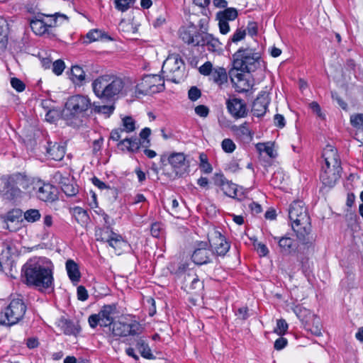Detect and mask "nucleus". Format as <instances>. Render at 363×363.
I'll use <instances>...</instances> for the list:
<instances>
[{
	"label": "nucleus",
	"instance_id": "nucleus-1",
	"mask_svg": "<svg viewBox=\"0 0 363 363\" xmlns=\"http://www.w3.org/2000/svg\"><path fill=\"white\" fill-rule=\"evenodd\" d=\"M91 85L95 95L105 100L114 99L116 96L126 94L133 89V83L130 79L109 74L97 77Z\"/></svg>",
	"mask_w": 363,
	"mask_h": 363
},
{
	"label": "nucleus",
	"instance_id": "nucleus-2",
	"mask_svg": "<svg viewBox=\"0 0 363 363\" xmlns=\"http://www.w3.org/2000/svg\"><path fill=\"white\" fill-rule=\"evenodd\" d=\"M325 164L322 167L320 180L328 187H333L340 177L342 167L337 150L331 145H327L323 152Z\"/></svg>",
	"mask_w": 363,
	"mask_h": 363
},
{
	"label": "nucleus",
	"instance_id": "nucleus-3",
	"mask_svg": "<svg viewBox=\"0 0 363 363\" xmlns=\"http://www.w3.org/2000/svg\"><path fill=\"white\" fill-rule=\"evenodd\" d=\"M289 217L291 226L298 238L303 242H308L306 236L311 230V221L305 204L301 201H294L289 209Z\"/></svg>",
	"mask_w": 363,
	"mask_h": 363
},
{
	"label": "nucleus",
	"instance_id": "nucleus-4",
	"mask_svg": "<svg viewBox=\"0 0 363 363\" xmlns=\"http://www.w3.org/2000/svg\"><path fill=\"white\" fill-rule=\"evenodd\" d=\"M26 283L40 289L50 288L52 285L51 269L43 266L40 262L28 263L23 267Z\"/></svg>",
	"mask_w": 363,
	"mask_h": 363
},
{
	"label": "nucleus",
	"instance_id": "nucleus-5",
	"mask_svg": "<svg viewBox=\"0 0 363 363\" xmlns=\"http://www.w3.org/2000/svg\"><path fill=\"white\" fill-rule=\"evenodd\" d=\"M233 58V68L241 72H252L261 66V55L253 48H241L235 52Z\"/></svg>",
	"mask_w": 363,
	"mask_h": 363
},
{
	"label": "nucleus",
	"instance_id": "nucleus-6",
	"mask_svg": "<svg viewBox=\"0 0 363 363\" xmlns=\"http://www.w3.org/2000/svg\"><path fill=\"white\" fill-rule=\"evenodd\" d=\"M162 71L167 80L180 83L185 77V65L178 54H171L163 62Z\"/></svg>",
	"mask_w": 363,
	"mask_h": 363
},
{
	"label": "nucleus",
	"instance_id": "nucleus-7",
	"mask_svg": "<svg viewBox=\"0 0 363 363\" xmlns=\"http://www.w3.org/2000/svg\"><path fill=\"white\" fill-rule=\"evenodd\" d=\"M26 311V306L23 299L13 298L1 313L0 324L9 326L16 324L23 318Z\"/></svg>",
	"mask_w": 363,
	"mask_h": 363
},
{
	"label": "nucleus",
	"instance_id": "nucleus-8",
	"mask_svg": "<svg viewBox=\"0 0 363 363\" xmlns=\"http://www.w3.org/2000/svg\"><path fill=\"white\" fill-rule=\"evenodd\" d=\"M135 89L136 96L158 93L164 90V81L157 74L146 75L135 86Z\"/></svg>",
	"mask_w": 363,
	"mask_h": 363
},
{
	"label": "nucleus",
	"instance_id": "nucleus-9",
	"mask_svg": "<svg viewBox=\"0 0 363 363\" xmlns=\"http://www.w3.org/2000/svg\"><path fill=\"white\" fill-rule=\"evenodd\" d=\"M91 106L87 96L75 95L69 98L65 104L63 116L67 118L75 117L86 111Z\"/></svg>",
	"mask_w": 363,
	"mask_h": 363
},
{
	"label": "nucleus",
	"instance_id": "nucleus-10",
	"mask_svg": "<svg viewBox=\"0 0 363 363\" xmlns=\"http://www.w3.org/2000/svg\"><path fill=\"white\" fill-rule=\"evenodd\" d=\"M116 313L114 305H105L97 314H92L89 317L88 321L91 328H94L98 325L101 327H111Z\"/></svg>",
	"mask_w": 363,
	"mask_h": 363
},
{
	"label": "nucleus",
	"instance_id": "nucleus-11",
	"mask_svg": "<svg viewBox=\"0 0 363 363\" xmlns=\"http://www.w3.org/2000/svg\"><path fill=\"white\" fill-rule=\"evenodd\" d=\"M168 162L171 164L173 172H166V166L164 165L162 170L164 174L168 176L169 178H174L177 176H182L184 174L189 167V164L186 160V156L184 153L176 152L172 153L168 157Z\"/></svg>",
	"mask_w": 363,
	"mask_h": 363
},
{
	"label": "nucleus",
	"instance_id": "nucleus-12",
	"mask_svg": "<svg viewBox=\"0 0 363 363\" xmlns=\"http://www.w3.org/2000/svg\"><path fill=\"white\" fill-rule=\"evenodd\" d=\"M110 330L113 336L126 337L135 335L141 333L142 328L139 323L133 321L130 323L118 320L114 321L110 327Z\"/></svg>",
	"mask_w": 363,
	"mask_h": 363
},
{
	"label": "nucleus",
	"instance_id": "nucleus-13",
	"mask_svg": "<svg viewBox=\"0 0 363 363\" xmlns=\"http://www.w3.org/2000/svg\"><path fill=\"white\" fill-rule=\"evenodd\" d=\"M199 72L203 75L209 76L211 80L219 85L224 84L228 79L226 70L221 67H213L211 62H206L201 66Z\"/></svg>",
	"mask_w": 363,
	"mask_h": 363
},
{
	"label": "nucleus",
	"instance_id": "nucleus-14",
	"mask_svg": "<svg viewBox=\"0 0 363 363\" xmlns=\"http://www.w3.org/2000/svg\"><path fill=\"white\" fill-rule=\"evenodd\" d=\"M177 273L179 276L183 278L186 287L189 286L195 293L203 289V283L199 279L195 272L191 269L186 270L184 264L179 267Z\"/></svg>",
	"mask_w": 363,
	"mask_h": 363
},
{
	"label": "nucleus",
	"instance_id": "nucleus-15",
	"mask_svg": "<svg viewBox=\"0 0 363 363\" xmlns=\"http://www.w3.org/2000/svg\"><path fill=\"white\" fill-rule=\"evenodd\" d=\"M208 243L213 251L218 256H224L230 249V244L224 236L218 231H214L208 238Z\"/></svg>",
	"mask_w": 363,
	"mask_h": 363
},
{
	"label": "nucleus",
	"instance_id": "nucleus-16",
	"mask_svg": "<svg viewBox=\"0 0 363 363\" xmlns=\"http://www.w3.org/2000/svg\"><path fill=\"white\" fill-rule=\"evenodd\" d=\"M57 16H60L65 20L67 19V16L65 15L56 13L55 15L50 16L51 18L48 22H45L41 19L32 20L30 23V28L36 35H43L48 31V28L56 26L57 25Z\"/></svg>",
	"mask_w": 363,
	"mask_h": 363
},
{
	"label": "nucleus",
	"instance_id": "nucleus-17",
	"mask_svg": "<svg viewBox=\"0 0 363 363\" xmlns=\"http://www.w3.org/2000/svg\"><path fill=\"white\" fill-rule=\"evenodd\" d=\"M209 243L200 242L192 254L193 262L199 265L205 264L211 262L213 252L208 249Z\"/></svg>",
	"mask_w": 363,
	"mask_h": 363
},
{
	"label": "nucleus",
	"instance_id": "nucleus-18",
	"mask_svg": "<svg viewBox=\"0 0 363 363\" xmlns=\"http://www.w3.org/2000/svg\"><path fill=\"white\" fill-rule=\"evenodd\" d=\"M227 108L230 114L236 118L245 117L247 113L245 104L239 99H232L227 101Z\"/></svg>",
	"mask_w": 363,
	"mask_h": 363
},
{
	"label": "nucleus",
	"instance_id": "nucleus-19",
	"mask_svg": "<svg viewBox=\"0 0 363 363\" xmlns=\"http://www.w3.org/2000/svg\"><path fill=\"white\" fill-rule=\"evenodd\" d=\"M216 184L220 187L223 193L230 197L235 199L238 196L236 184L227 180L223 175L218 176L215 182Z\"/></svg>",
	"mask_w": 363,
	"mask_h": 363
},
{
	"label": "nucleus",
	"instance_id": "nucleus-20",
	"mask_svg": "<svg viewBox=\"0 0 363 363\" xmlns=\"http://www.w3.org/2000/svg\"><path fill=\"white\" fill-rule=\"evenodd\" d=\"M55 177L59 179L60 187L67 196H73L78 193V187L72 179L62 177L60 174H56Z\"/></svg>",
	"mask_w": 363,
	"mask_h": 363
},
{
	"label": "nucleus",
	"instance_id": "nucleus-21",
	"mask_svg": "<svg viewBox=\"0 0 363 363\" xmlns=\"http://www.w3.org/2000/svg\"><path fill=\"white\" fill-rule=\"evenodd\" d=\"M274 239L278 242L280 252L284 255H289L296 252L297 245L295 241L287 236L281 238L274 237Z\"/></svg>",
	"mask_w": 363,
	"mask_h": 363
},
{
	"label": "nucleus",
	"instance_id": "nucleus-22",
	"mask_svg": "<svg viewBox=\"0 0 363 363\" xmlns=\"http://www.w3.org/2000/svg\"><path fill=\"white\" fill-rule=\"evenodd\" d=\"M57 189L50 184H43L38 188V197L43 201H53L57 197Z\"/></svg>",
	"mask_w": 363,
	"mask_h": 363
},
{
	"label": "nucleus",
	"instance_id": "nucleus-23",
	"mask_svg": "<svg viewBox=\"0 0 363 363\" xmlns=\"http://www.w3.org/2000/svg\"><path fill=\"white\" fill-rule=\"evenodd\" d=\"M47 153L52 160L60 161L65 156V148L63 145L57 143L48 142Z\"/></svg>",
	"mask_w": 363,
	"mask_h": 363
},
{
	"label": "nucleus",
	"instance_id": "nucleus-24",
	"mask_svg": "<svg viewBox=\"0 0 363 363\" xmlns=\"http://www.w3.org/2000/svg\"><path fill=\"white\" fill-rule=\"evenodd\" d=\"M57 326L65 335H77L80 330L78 325H75L72 321L66 318H60L57 322Z\"/></svg>",
	"mask_w": 363,
	"mask_h": 363
},
{
	"label": "nucleus",
	"instance_id": "nucleus-25",
	"mask_svg": "<svg viewBox=\"0 0 363 363\" xmlns=\"http://www.w3.org/2000/svg\"><path fill=\"white\" fill-rule=\"evenodd\" d=\"M66 270L69 279L72 283L77 284L81 278L78 264L72 259H68L66 262Z\"/></svg>",
	"mask_w": 363,
	"mask_h": 363
},
{
	"label": "nucleus",
	"instance_id": "nucleus-26",
	"mask_svg": "<svg viewBox=\"0 0 363 363\" xmlns=\"http://www.w3.org/2000/svg\"><path fill=\"white\" fill-rule=\"evenodd\" d=\"M269 102L264 96H258L253 102L252 111L257 116H261L265 113Z\"/></svg>",
	"mask_w": 363,
	"mask_h": 363
},
{
	"label": "nucleus",
	"instance_id": "nucleus-27",
	"mask_svg": "<svg viewBox=\"0 0 363 363\" xmlns=\"http://www.w3.org/2000/svg\"><path fill=\"white\" fill-rule=\"evenodd\" d=\"M199 45L206 46L207 50L211 52H216L220 49V43L219 41L210 34H205L202 36Z\"/></svg>",
	"mask_w": 363,
	"mask_h": 363
},
{
	"label": "nucleus",
	"instance_id": "nucleus-28",
	"mask_svg": "<svg viewBox=\"0 0 363 363\" xmlns=\"http://www.w3.org/2000/svg\"><path fill=\"white\" fill-rule=\"evenodd\" d=\"M294 312L296 316L305 325H310V322L315 315L313 314L309 310L301 306H296L294 308Z\"/></svg>",
	"mask_w": 363,
	"mask_h": 363
},
{
	"label": "nucleus",
	"instance_id": "nucleus-29",
	"mask_svg": "<svg viewBox=\"0 0 363 363\" xmlns=\"http://www.w3.org/2000/svg\"><path fill=\"white\" fill-rule=\"evenodd\" d=\"M108 243L109 246L113 247L118 255H120L123 248L126 247V242L123 240L120 235L116 233L112 236Z\"/></svg>",
	"mask_w": 363,
	"mask_h": 363
},
{
	"label": "nucleus",
	"instance_id": "nucleus-30",
	"mask_svg": "<svg viewBox=\"0 0 363 363\" xmlns=\"http://www.w3.org/2000/svg\"><path fill=\"white\" fill-rule=\"evenodd\" d=\"M70 79L74 84H82L85 80V72L79 66H72Z\"/></svg>",
	"mask_w": 363,
	"mask_h": 363
},
{
	"label": "nucleus",
	"instance_id": "nucleus-31",
	"mask_svg": "<svg viewBox=\"0 0 363 363\" xmlns=\"http://www.w3.org/2000/svg\"><path fill=\"white\" fill-rule=\"evenodd\" d=\"M115 109L113 105H99L94 103L92 105V111L95 113L102 114L106 118L109 117Z\"/></svg>",
	"mask_w": 363,
	"mask_h": 363
},
{
	"label": "nucleus",
	"instance_id": "nucleus-32",
	"mask_svg": "<svg viewBox=\"0 0 363 363\" xmlns=\"http://www.w3.org/2000/svg\"><path fill=\"white\" fill-rule=\"evenodd\" d=\"M136 347L142 357L148 359H154V355L152 354L150 347L145 340L139 339L137 341Z\"/></svg>",
	"mask_w": 363,
	"mask_h": 363
},
{
	"label": "nucleus",
	"instance_id": "nucleus-33",
	"mask_svg": "<svg viewBox=\"0 0 363 363\" xmlns=\"http://www.w3.org/2000/svg\"><path fill=\"white\" fill-rule=\"evenodd\" d=\"M114 234V232L111 230L108 227H106L103 229L96 230L95 235L97 240L108 242Z\"/></svg>",
	"mask_w": 363,
	"mask_h": 363
},
{
	"label": "nucleus",
	"instance_id": "nucleus-34",
	"mask_svg": "<svg viewBox=\"0 0 363 363\" xmlns=\"http://www.w3.org/2000/svg\"><path fill=\"white\" fill-rule=\"evenodd\" d=\"M307 330L311 331V333L316 336H320L322 334L321 332V324L320 319L315 315L311 319L310 322V325H305Z\"/></svg>",
	"mask_w": 363,
	"mask_h": 363
},
{
	"label": "nucleus",
	"instance_id": "nucleus-35",
	"mask_svg": "<svg viewBox=\"0 0 363 363\" xmlns=\"http://www.w3.org/2000/svg\"><path fill=\"white\" fill-rule=\"evenodd\" d=\"M197 35L191 33L189 30H182L180 31V38L186 43L199 45L200 41L197 40Z\"/></svg>",
	"mask_w": 363,
	"mask_h": 363
},
{
	"label": "nucleus",
	"instance_id": "nucleus-36",
	"mask_svg": "<svg viewBox=\"0 0 363 363\" xmlns=\"http://www.w3.org/2000/svg\"><path fill=\"white\" fill-rule=\"evenodd\" d=\"M238 16V12L235 9L229 8L226 9L223 11L219 12L217 14V18H220L224 21H233Z\"/></svg>",
	"mask_w": 363,
	"mask_h": 363
},
{
	"label": "nucleus",
	"instance_id": "nucleus-37",
	"mask_svg": "<svg viewBox=\"0 0 363 363\" xmlns=\"http://www.w3.org/2000/svg\"><path fill=\"white\" fill-rule=\"evenodd\" d=\"M121 145H126L127 151L128 152H137L140 149V142L138 138H125L124 140L120 141Z\"/></svg>",
	"mask_w": 363,
	"mask_h": 363
},
{
	"label": "nucleus",
	"instance_id": "nucleus-38",
	"mask_svg": "<svg viewBox=\"0 0 363 363\" xmlns=\"http://www.w3.org/2000/svg\"><path fill=\"white\" fill-rule=\"evenodd\" d=\"M86 37L89 39V42L110 38L107 34L99 29L91 30L86 34Z\"/></svg>",
	"mask_w": 363,
	"mask_h": 363
},
{
	"label": "nucleus",
	"instance_id": "nucleus-39",
	"mask_svg": "<svg viewBox=\"0 0 363 363\" xmlns=\"http://www.w3.org/2000/svg\"><path fill=\"white\" fill-rule=\"evenodd\" d=\"M242 72H241V70L235 69V68H232L229 71V76L234 86L238 84L240 82L247 79L245 78V75Z\"/></svg>",
	"mask_w": 363,
	"mask_h": 363
},
{
	"label": "nucleus",
	"instance_id": "nucleus-40",
	"mask_svg": "<svg viewBox=\"0 0 363 363\" xmlns=\"http://www.w3.org/2000/svg\"><path fill=\"white\" fill-rule=\"evenodd\" d=\"M242 72H241V70L235 69V68H232L229 71V76L234 86L238 84L240 82L247 79L245 78V75Z\"/></svg>",
	"mask_w": 363,
	"mask_h": 363
},
{
	"label": "nucleus",
	"instance_id": "nucleus-41",
	"mask_svg": "<svg viewBox=\"0 0 363 363\" xmlns=\"http://www.w3.org/2000/svg\"><path fill=\"white\" fill-rule=\"evenodd\" d=\"M24 218L29 223H34L40 220L41 215L37 209H28L24 212Z\"/></svg>",
	"mask_w": 363,
	"mask_h": 363
},
{
	"label": "nucleus",
	"instance_id": "nucleus-42",
	"mask_svg": "<svg viewBox=\"0 0 363 363\" xmlns=\"http://www.w3.org/2000/svg\"><path fill=\"white\" fill-rule=\"evenodd\" d=\"M72 214L77 222H85L88 218L86 211L81 207H74L72 209Z\"/></svg>",
	"mask_w": 363,
	"mask_h": 363
},
{
	"label": "nucleus",
	"instance_id": "nucleus-43",
	"mask_svg": "<svg viewBox=\"0 0 363 363\" xmlns=\"http://www.w3.org/2000/svg\"><path fill=\"white\" fill-rule=\"evenodd\" d=\"M135 2V0H115L116 8L122 12L127 11Z\"/></svg>",
	"mask_w": 363,
	"mask_h": 363
},
{
	"label": "nucleus",
	"instance_id": "nucleus-44",
	"mask_svg": "<svg viewBox=\"0 0 363 363\" xmlns=\"http://www.w3.org/2000/svg\"><path fill=\"white\" fill-rule=\"evenodd\" d=\"M200 159V168L206 174L211 173L213 170L211 165L208 163L206 156L204 154H201Z\"/></svg>",
	"mask_w": 363,
	"mask_h": 363
},
{
	"label": "nucleus",
	"instance_id": "nucleus-45",
	"mask_svg": "<svg viewBox=\"0 0 363 363\" xmlns=\"http://www.w3.org/2000/svg\"><path fill=\"white\" fill-rule=\"evenodd\" d=\"M123 131H125L127 133L133 132L135 127V121L134 120L129 116H126L123 119Z\"/></svg>",
	"mask_w": 363,
	"mask_h": 363
},
{
	"label": "nucleus",
	"instance_id": "nucleus-46",
	"mask_svg": "<svg viewBox=\"0 0 363 363\" xmlns=\"http://www.w3.org/2000/svg\"><path fill=\"white\" fill-rule=\"evenodd\" d=\"M257 150L262 152H265L269 157H274V149L272 145L266 143H258L257 145Z\"/></svg>",
	"mask_w": 363,
	"mask_h": 363
},
{
	"label": "nucleus",
	"instance_id": "nucleus-47",
	"mask_svg": "<svg viewBox=\"0 0 363 363\" xmlns=\"http://www.w3.org/2000/svg\"><path fill=\"white\" fill-rule=\"evenodd\" d=\"M65 68V62L62 60H55L52 63V72L56 75H60Z\"/></svg>",
	"mask_w": 363,
	"mask_h": 363
},
{
	"label": "nucleus",
	"instance_id": "nucleus-48",
	"mask_svg": "<svg viewBox=\"0 0 363 363\" xmlns=\"http://www.w3.org/2000/svg\"><path fill=\"white\" fill-rule=\"evenodd\" d=\"M287 329L288 324L284 320L280 319L277 320V328L274 329V332L276 333H277L279 335H284L287 330Z\"/></svg>",
	"mask_w": 363,
	"mask_h": 363
},
{
	"label": "nucleus",
	"instance_id": "nucleus-49",
	"mask_svg": "<svg viewBox=\"0 0 363 363\" xmlns=\"http://www.w3.org/2000/svg\"><path fill=\"white\" fill-rule=\"evenodd\" d=\"M11 85L18 92L24 91L26 88L25 84L16 77H13L11 79Z\"/></svg>",
	"mask_w": 363,
	"mask_h": 363
},
{
	"label": "nucleus",
	"instance_id": "nucleus-50",
	"mask_svg": "<svg viewBox=\"0 0 363 363\" xmlns=\"http://www.w3.org/2000/svg\"><path fill=\"white\" fill-rule=\"evenodd\" d=\"M352 125L357 128H363V114H357L350 118Z\"/></svg>",
	"mask_w": 363,
	"mask_h": 363
},
{
	"label": "nucleus",
	"instance_id": "nucleus-51",
	"mask_svg": "<svg viewBox=\"0 0 363 363\" xmlns=\"http://www.w3.org/2000/svg\"><path fill=\"white\" fill-rule=\"evenodd\" d=\"M222 148L226 152H232L235 149V145L230 139H224L222 142Z\"/></svg>",
	"mask_w": 363,
	"mask_h": 363
},
{
	"label": "nucleus",
	"instance_id": "nucleus-52",
	"mask_svg": "<svg viewBox=\"0 0 363 363\" xmlns=\"http://www.w3.org/2000/svg\"><path fill=\"white\" fill-rule=\"evenodd\" d=\"M254 247L260 256H266L269 253L268 248L262 242H258L255 240L254 242Z\"/></svg>",
	"mask_w": 363,
	"mask_h": 363
},
{
	"label": "nucleus",
	"instance_id": "nucleus-53",
	"mask_svg": "<svg viewBox=\"0 0 363 363\" xmlns=\"http://www.w3.org/2000/svg\"><path fill=\"white\" fill-rule=\"evenodd\" d=\"M21 194L20 189L17 187H11L7 189L5 192V196L9 199H13L16 197H18Z\"/></svg>",
	"mask_w": 363,
	"mask_h": 363
},
{
	"label": "nucleus",
	"instance_id": "nucleus-54",
	"mask_svg": "<svg viewBox=\"0 0 363 363\" xmlns=\"http://www.w3.org/2000/svg\"><path fill=\"white\" fill-rule=\"evenodd\" d=\"M236 90L239 92H245L247 91L250 87L251 84L247 79H245L242 82H240L238 84L234 86Z\"/></svg>",
	"mask_w": 363,
	"mask_h": 363
},
{
	"label": "nucleus",
	"instance_id": "nucleus-55",
	"mask_svg": "<svg viewBox=\"0 0 363 363\" xmlns=\"http://www.w3.org/2000/svg\"><path fill=\"white\" fill-rule=\"evenodd\" d=\"M179 207V203L177 201V199H172L170 201V203H169L168 206V210L169 211L170 213L177 218H179V211L177 210V208Z\"/></svg>",
	"mask_w": 363,
	"mask_h": 363
},
{
	"label": "nucleus",
	"instance_id": "nucleus-56",
	"mask_svg": "<svg viewBox=\"0 0 363 363\" xmlns=\"http://www.w3.org/2000/svg\"><path fill=\"white\" fill-rule=\"evenodd\" d=\"M21 216V211L20 210H13L9 211L6 216V220L11 222L18 220Z\"/></svg>",
	"mask_w": 363,
	"mask_h": 363
},
{
	"label": "nucleus",
	"instance_id": "nucleus-57",
	"mask_svg": "<svg viewBox=\"0 0 363 363\" xmlns=\"http://www.w3.org/2000/svg\"><path fill=\"white\" fill-rule=\"evenodd\" d=\"M201 95V91L196 86H192L189 90L188 96L190 100L194 101L200 98Z\"/></svg>",
	"mask_w": 363,
	"mask_h": 363
},
{
	"label": "nucleus",
	"instance_id": "nucleus-58",
	"mask_svg": "<svg viewBox=\"0 0 363 363\" xmlns=\"http://www.w3.org/2000/svg\"><path fill=\"white\" fill-rule=\"evenodd\" d=\"M246 35L245 30L243 29H237L235 33L231 37V41L233 43H237L244 39Z\"/></svg>",
	"mask_w": 363,
	"mask_h": 363
},
{
	"label": "nucleus",
	"instance_id": "nucleus-59",
	"mask_svg": "<svg viewBox=\"0 0 363 363\" xmlns=\"http://www.w3.org/2000/svg\"><path fill=\"white\" fill-rule=\"evenodd\" d=\"M195 113L203 118L207 117L209 113V109L204 105H199L195 108Z\"/></svg>",
	"mask_w": 363,
	"mask_h": 363
},
{
	"label": "nucleus",
	"instance_id": "nucleus-60",
	"mask_svg": "<svg viewBox=\"0 0 363 363\" xmlns=\"http://www.w3.org/2000/svg\"><path fill=\"white\" fill-rule=\"evenodd\" d=\"M218 20L219 21L218 25H219L220 32L224 35L227 34L230 30V26H229L228 21H224L220 18H218Z\"/></svg>",
	"mask_w": 363,
	"mask_h": 363
},
{
	"label": "nucleus",
	"instance_id": "nucleus-61",
	"mask_svg": "<svg viewBox=\"0 0 363 363\" xmlns=\"http://www.w3.org/2000/svg\"><path fill=\"white\" fill-rule=\"evenodd\" d=\"M4 23L0 21V48H5L6 44V37L4 34Z\"/></svg>",
	"mask_w": 363,
	"mask_h": 363
},
{
	"label": "nucleus",
	"instance_id": "nucleus-62",
	"mask_svg": "<svg viewBox=\"0 0 363 363\" xmlns=\"http://www.w3.org/2000/svg\"><path fill=\"white\" fill-rule=\"evenodd\" d=\"M77 297L80 301H86L88 298V293L83 286L77 287Z\"/></svg>",
	"mask_w": 363,
	"mask_h": 363
},
{
	"label": "nucleus",
	"instance_id": "nucleus-63",
	"mask_svg": "<svg viewBox=\"0 0 363 363\" xmlns=\"http://www.w3.org/2000/svg\"><path fill=\"white\" fill-rule=\"evenodd\" d=\"M310 108H311V110L315 113L318 117L320 118H323L324 116L321 112V108H320V106H319V104L315 102V101H313L310 104Z\"/></svg>",
	"mask_w": 363,
	"mask_h": 363
},
{
	"label": "nucleus",
	"instance_id": "nucleus-64",
	"mask_svg": "<svg viewBox=\"0 0 363 363\" xmlns=\"http://www.w3.org/2000/svg\"><path fill=\"white\" fill-rule=\"evenodd\" d=\"M286 344H287L286 339H285L284 337H279L274 342V348L277 350H282L283 348H284L286 347Z\"/></svg>",
	"mask_w": 363,
	"mask_h": 363
}]
</instances>
